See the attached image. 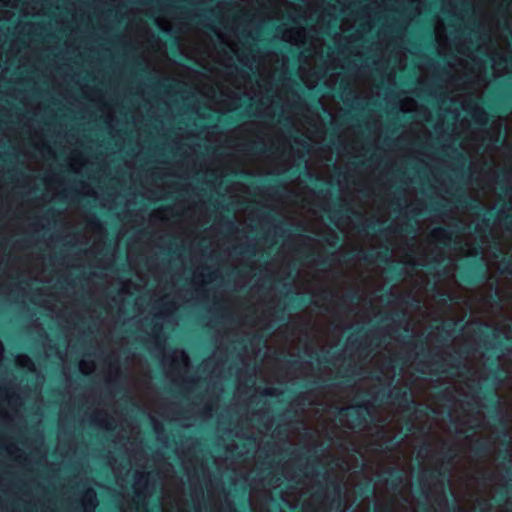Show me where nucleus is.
I'll return each mask as SVG.
<instances>
[{"label":"nucleus","instance_id":"nucleus-5","mask_svg":"<svg viewBox=\"0 0 512 512\" xmlns=\"http://www.w3.org/2000/svg\"><path fill=\"white\" fill-rule=\"evenodd\" d=\"M173 357L175 360L179 361L182 366L187 367L189 365V357L184 351H174Z\"/></svg>","mask_w":512,"mask_h":512},{"label":"nucleus","instance_id":"nucleus-6","mask_svg":"<svg viewBox=\"0 0 512 512\" xmlns=\"http://www.w3.org/2000/svg\"><path fill=\"white\" fill-rule=\"evenodd\" d=\"M143 477L142 474H139L137 475V478H136V481H135V484H134V489L136 490L137 489V485L139 484V482L141 481V478Z\"/></svg>","mask_w":512,"mask_h":512},{"label":"nucleus","instance_id":"nucleus-1","mask_svg":"<svg viewBox=\"0 0 512 512\" xmlns=\"http://www.w3.org/2000/svg\"><path fill=\"white\" fill-rule=\"evenodd\" d=\"M282 38L293 45L300 46L305 42L306 32L302 28L294 27L287 29L283 33Z\"/></svg>","mask_w":512,"mask_h":512},{"label":"nucleus","instance_id":"nucleus-7","mask_svg":"<svg viewBox=\"0 0 512 512\" xmlns=\"http://www.w3.org/2000/svg\"><path fill=\"white\" fill-rule=\"evenodd\" d=\"M304 82H305L306 86H307L309 89H312V88H314V87H315V82H308V81H305V80H304Z\"/></svg>","mask_w":512,"mask_h":512},{"label":"nucleus","instance_id":"nucleus-9","mask_svg":"<svg viewBox=\"0 0 512 512\" xmlns=\"http://www.w3.org/2000/svg\"><path fill=\"white\" fill-rule=\"evenodd\" d=\"M301 78L304 80V74H303L302 70H301Z\"/></svg>","mask_w":512,"mask_h":512},{"label":"nucleus","instance_id":"nucleus-2","mask_svg":"<svg viewBox=\"0 0 512 512\" xmlns=\"http://www.w3.org/2000/svg\"><path fill=\"white\" fill-rule=\"evenodd\" d=\"M83 503L85 506H90L92 510H94L97 506V497L95 491L92 489L87 490L83 498Z\"/></svg>","mask_w":512,"mask_h":512},{"label":"nucleus","instance_id":"nucleus-4","mask_svg":"<svg viewBox=\"0 0 512 512\" xmlns=\"http://www.w3.org/2000/svg\"><path fill=\"white\" fill-rule=\"evenodd\" d=\"M16 364L29 370H31L34 366L32 360L27 355H17Z\"/></svg>","mask_w":512,"mask_h":512},{"label":"nucleus","instance_id":"nucleus-8","mask_svg":"<svg viewBox=\"0 0 512 512\" xmlns=\"http://www.w3.org/2000/svg\"><path fill=\"white\" fill-rule=\"evenodd\" d=\"M493 67L496 71L500 72V70L497 68V63L495 59H493Z\"/></svg>","mask_w":512,"mask_h":512},{"label":"nucleus","instance_id":"nucleus-3","mask_svg":"<svg viewBox=\"0 0 512 512\" xmlns=\"http://www.w3.org/2000/svg\"><path fill=\"white\" fill-rule=\"evenodd\" d=\"M95 369V364L93 361L89 360V359H82L79 363V370L83 373V374H91Z\"/></svg>","mask_w":512,"mask_h":512}]
</instances>
